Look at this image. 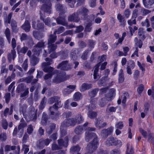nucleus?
<instances>
[{
    "label": "nucleus",
    "mask_w": 154,
    "mask_h": 154,
    "mask_svg": "<svg viewBox=\"0 0 154 154\" xmlns=\"http://www.w3.org/2000/svg\"><path fill=\"white\" fill-rule=\"evenodd\" d=\"M5 102L8 103L11 99V94L9 93H6L4 96Z\"/></svg>",
    "instance_id": "obj_50"
},
{
    "label": "nucleus",
    "mask_w": 154,
    "mask_h": 154,
    "mask_svg": "<svg viewBox=\"0 0 154 154\" xmlns=\"http://www.w3.org/2000/svg\"><path fill=\"white\" fill-rule=\"evenodd\" d=\"M130 64L127 65L126 68V71L127 73L129 75H131L132 73L131 69H134L135 66V64L133 61H131L130 62Z\"/></svg>",
    "instance_id": "obj_20"
},
{
    "label": "nucleus",
    "mask_w": 154,
    "mask_h": 154,
    "mask_svg": "<svg viewBox=\"0 0 154 154\" xmlns=\"http://www.w3.org/2000/svg\"><path fill=\"white\" fill-rule=\"evenodd\" d=\"M59 106H56V104H54L52 106L49 108L50 115L53 119L56 120L58 118L60 113L59 112H56L58 110Z\"/></svg>",
    "instance_id": "obj_3"
},
{
    "label": "nucleus",
    "mask_w": 154,
    "mask_h": 154,
    "mask_svg": "<svg viewBox=\"0 0 154 154\" xmlns=\"http://www.w3.org/2000/svg\"><path fill=\"white\" fill-rule=\"evenodd\" d=\"M96 128L94 127H88L87 129V131L85 133V140L87 142H88L90 139L94 138L92 136V133L90 132L91 131H95Z\"/></svg>",
    "instance_id": "obj_8"
},
{
    "label": "nucleus",
    "mask_w": 154,
    "mask_h": 154,
    "mask_svg": "<svg viewBox=\"0 0 154 154\" xmlns=\"http://www.w3.org/2000/svg\"><path fill=\"white\" fill-rule=\"evenodd\" d=\"M5 34L9 43L11 42V32L9 29L7 28L5 32Z\"/></svg>",
    "instance_id": "obj_29"
},
{
    "label": "nucleus",
    "mask_w": 154,
    "mask_h": 154,
    "mask_svg": "<svg viewBox=\"0 0 154 154\" xmlns=\"http://www.w3.org/2000/svg\"><path fill=\"white\" fill-rule=\"evenodd\" d=\"M1 124L2 126L4 129L6 130L7 129L8 124L6 119H3L2 120Z\"/></svg>",
    "instance_id": "obj_41"
},
{
    "label": "nucleus",
    "mask_w": 154,
    "mask_h": 154,
    "mask_svg": "<svg viewBox=\"0 0 154 154\" xmlns=\"http://www.w3.org/2000/svg\"><path fill=\"white\" fill-rule=\"evenodd\" d=\"M68 57V54L67 52L64 51L62 52V55L61 56V58L63 60H65Z\"/></svg>",
    "instance_id": "obj_64"
},
{
    "label": "nucleus",
    "mask_w": 154,
    "mask_h": 154,
    "mask_svg": "<svg viewBox=\"0 0 154 154\" xmlns=\"http://www.w3.org/2000/svg\"><path fill=\"white\" fill-rule=\"evenodd\" d=\"M75 120L76 121L77 123L78 124L81 123L83 121L82 116L79 114L77 115L76 116Z\"/></svg>",
    "instance_id": "obj_39"
},
{
    "label": "nucleus",
    "mask_w": 154,
    "mask_h": 154,
    "mask_svg": "<svg viewBox=\"0 0 154 154\" xmlns=\"http://www.w3.org/2000/svg\"><path fill=\"white\" fill-rule=\"evenodd\" d=\"M82 97V95L80 92H77L75 93L73 96V99L75 101H77L79 100Z\"/></svg>",
    "instance_id": "obj_37"
},
{
    "label": "nucleus",
    "mask_w": 154,
    "mask_h": 154,
    "mask_svg": "<svg viewBox=\"0 0 154 154\" xmlns=\"http://www.w3.org/2000/svg\"><path fill=\"white\" fill-rule=\"evenodd\" d=\"M134 41L135 42V45L137 47L138 46L139 48H141L143 45L142 42L141 40L138 41L137 38L136 37L134 39Z\"/></svg>",
    "instance_id": "obj_48"
},
{
    "label": "nucleus",
    "mask_w": 154,
    "mask_h": 154,
    "mask_svg": "<svg viewBox=\"0 0 154 154\" xmlns=\"http://www.w3.org/2000/svg\"><path fill=\"white\" fill-rule=\"evenodd\" d=\"M20 38L22 41L23 40H26L28 39H29L30 41L32 42L33 44V43L32 38L27 35L25 33H23L21 34L20 35Z\"/></svg>",
    "instance_id": "obj_26"
},
{
    "label": "nucleus",
    "mask_w": 154,
    "mask_h": 154,
    "mask_svg": "<svg viewBox=\"0 0 154 154\" xmlns=\"http://www.w3.org/2000/svg\"><path fill=\"white\" fill-rule=\"evenodd\" d=\"M101 135L103 137H106L109 135L106 129H103L101 131Z\"/></svg>",
    "instance_id": "obj_59"
},
{
    "label": "nucleus",
    "mask_w": 154,
    "mask_h": 154,
    "mask_svg": "<svg viewBox=\"0 0 154 154\" xmlns=\"http://www.w3.org/2000/svg\"><path fill=\"white\" fill-rule=\"evenodd\" d=\"M33 78L32 75H29L25 78V82L27 83H31L32 79Z\"/></svg>",
    "instance_id": "obj_62"
},
{
    "label": "nucleus",
    "mask_w": 154,
    "mask_h": 154,
    "mask_svg": "<svg viewBox=\"0 0 154 154\" xmlns=\"http://www.w3.org/2000/svg\"><path fill=\"white\" fill-rule=\"evenodd\" d=\"M33 131V127L31 125H29L27 129V133L29 134H31L32 133Z\"/></svg>",
    "instance_id": "obj_54"
},
{
    "label": "nucleus",
    "mask_w": 154,
    "mask_h": 154,
    "mask_svg": "<svg viewBox=\"0 0 154 154\" xmlns=\"http://www.w3.org/2000/svg\"><path fill=\"white\" fill-rule=\"evenodd\" d=\"M11 26L12 29L14 30H15L17 29V25L16 21L14 20H12L11 22Z\"/></svg>",
    "instance_id": "obj_49"
},
{
    "label": "nucleus",
    "mask_w": 154,
    "mask_h": 154,
    "mask_svg": "<svg viewBox=\"0 0 154 154\" xmlns=\"http://www.w3.org/2000/svg\"><path fill=\"white\" fill-rule=\"evenodd\" d=\"M51 4L50 1H47L43 4L42 7V10L45 12L50 14L51 13Z\"/></svg>",
    "instance_id": "obj_6"
},
{
    "label": "nucleus",
    "mask_w": 154,
    "mask_h": 154,
    "mask_svg": "<svg viewBox=\"0 0 154 154\" xmlns=\"http://www.w3.org/2000/svg\"><path fill=\"white\" fill-rule=\"evenodd\" d=\"M95 124L97 127L99 128L100 129L104 128L107 125L106 122H103L102 119H97Z\"/></svg>",
    "instance_id": "obj_15"
},
{
    "label": "nucleus",
    "mask_w": 154,
    "mask_h": 154,
    "mask_svg": "<svg viewBox=\"0 0 154 154\" xmlns=\"http://www.w3.org/2000/svg\"><path fill=\"white\" fill-rule=\"evenodd\" d=\"M39 61V59L38 57H33L31 60V64L32 66H35L38 63Z\"/></svg>",
    "instance_id": "obj_36"
},
{
    "label": "nucleus",
    "mask_w": 154,
    "mask_h": 154,
    "mask_svg": "<svg viewBox=\"0 0 154 154\" xmlns=\"http://www.w3.org/2000/svg\"><path fill=\"white\" fill-rule=\"evenodd\" d=\"M48 50L49 53L54 51L57 48V45L55 44H48Z\"/></svg>",
    "instance_id": "obj_28"
},
{
    "label": "nucleus",
    "mask_w": 154,
    "mask_h": 154,
    "mask_svg": "<svg viewBox=\"0 0 154 154\" xmlns=\"http://www.w3.org/2000/svg\"><path fill=\"white\" fill-rule=\"evenodd\" d=\"M115 139L112 137H110L108 138L106 142V145L109 146L113 145Z\"/></svg>",
    "instance_id": "obj_34"
},
{
    "label": "nucleus",
    "mask_w": 154,
    "mask_h": 154,
    "mask_svg": "<svg viewBox=\"0 0 154 154\" xmlns=\"http://www.w3.org/2000/svg\"><path fill=\"white\" fill-rule=\"evenodd\" d=\"M26 87L24 85L23 83H21L19 84L17 88L16 92L18 93H20L23 91H24L23 93H21L20 95L21 97H23L28 95L29 93L28 88H25Z\"/></svg>",
    "instance_id": "obj_2"
},
{
    "label": "nucleus",
    "mask_w": 154,
    "mask_h": 154,
    "mask_svg": "<svg viewBox=\"0 0 154 154\" xmlns=\"http://www.w3.org/2000/svg\"><path fill=\"white\" fill-rule=\"evenodd\" d=\"M20 46H18L17 47V49L18 52H20L21 53L25 54L28 51V48L26 46L20 48Z\"/></svg>",
    "instance_id": "obj_32"
},
{
    "label": "nucleus",
    "mask_w": 154,
    "mask_h": 154,
    "mask_svg": "<svg viewBox=\"0 0 154 154\" xmlns=\"http://www.w3.org/2000/svg\"><path fill=\"white\" fill-rule=\"evenodd\" d=\"M151 11L144 8H142L141 9V12L142 15L143 16H145L147 14L150 13Z\"/></svg>",
    "instance_id": "obj_51"
},
{
    "label": "nucleus",
    "mask_w": 154,
    "mask_h": 154,
    "mask_svg": "<svg viewBox=\"0 0 154 154\" xmlns=\"http://www.w3.org/2000/svg\"><path fill=\"white\" fill-rule=\"evenodd\" d=\"M41 51V49L39 47H37L36 45L34 46V48L32 50L34 54L37 56L39 55Z\"/></svg>",
    "instance_id": "obj_30"
},
{
    "label": "nucleus",
    "mask_w": 154,
    "mask_h": 154,
    "mask_svg": "<svg viewBox=\"0 0 154 154\" xmlns=\"http://www.w3.org/2000/svg\"><path fill=\"white\" fill-rule=\"evenodd\" d=\"M33 35L35 39L38 40L42 39L43 37V35L42 33L35 30L33 31Z\"/></svg>",
    "instance_id": "obj_22"
},
{
    "label": "nucleus",
    "mask_w": 154,
    "mask_h": 154,
    "mask_svg": "<svg viewBox=\"0 0 154 154\" xmlns=\"http://www.w3.org/2000/svg\"><path fill=\"white\" fill-rule=\"evenodd\" d=\"M57 68L63 70H68L72 68L71 65L67 60L62 61L57 66Z\"/></svg>",
    "instance_id": "obj_4"
},
{
    "label": "nucleus",
    "mask_w": 154,
    "mask_h": 154,
    "mask_svg": "<svg viewBox=\"0 0 154 154\" xmlns=\"http://www.w3.org/2000/svg\"><path fill=\"white\" fill-rule=\"evenodd\" d=\"M35 24L36 22L34 20H33L32 26L34 29L37 30H40L43 28L44 24L40 23L39 21L37 22V25H36Z\"/></svg>",
    "instance_id": "obj_18"
},
{
    "label": "nucleus",
    "mask_w": 154,
    "mask_h": 154,
    "mask_svg": "<svg viewBox=\"0 0 154 154\" xmlns=\"http://www.w3.org/2000/svg\"><path fill=\"white\" fill-rule=\"evenodd\" d=\"M128 24L131 26L133 24H136V20L135 19H133V17L131 18V19L128 21Z\"/></svg>",
    "instance_id": "obj_55"
},
{
    "label": "nucleus",
    "mask_w": 154,
    "mask_h": 154,
    "mask_svg": "<svg viewBox=\"0 0 154 154\" xmlns=\"http://www.w3.org/2000/svg\"><path fill=\"white\" fill-rule=\"evenodd\" d=\"M53 74L54 73H48L45 74L44 77V79L47 80L51 79Z\"/></svg>",
    "instance_id": "obj_60"
},
{
    "label": "nucleus",
    "mask_w": 154,
    "mask_h": 154,
    "mask_svg": "<svg viewBox=\"0 0 154 154\" xmlns=\"http://www.w3.org/2000/svg\"><path fill=\"white\" fill-rule=\"evenodd\" d=\"M80 149V148L78 146H72L70 149V150L72 152H79Z\"/></svg>",
    "instance_id": "obj_63"
},
{
    "label": "nucleus",
    "mask_w": 154,
    "mask_h": 154,
    "mask_svg": "<svg viewBox=\"0 0 154 154\" xmlns=\"http://www.w3.org/2000/svg\"><path fill=\"white\" fill-rule=\"evenodd\" d=\"M133 153L134 150L132 145L130 143H128L126 154H133Z\"/></svg>",
    "instance_id": "obj_31"
},
{
    "label": "nucleus",
    "mask_w": 154,
    "mask_h": 154,
    "mask_svg": "<svg viewBox=\"0 0 154 154\" xmlns=\"http://www.w3.org/2000/svg\"><path fill=\"white\" fill-rule=\"evenodd\" d=\"M70 57L71 59L75 60H76L77 57L75 50H72L70 53Z\"/></svg>",
    "instance_id": "obj_46"
},
{
    "label": "nucleus",
    "mask_w": 154,
    "mask_h": 154,
    "mask_svg": "<svg viewBox=\"0 0 154 154\" xmlns=\"http://www.w3.org/2000/svg\"><path fill=\"white\" fill-rule=\"evenodd\" d=\"M115 126L117 129H121L123 127V123L122 122H119L116 124Z\"/></svg>",
    "instance_id": "obj_56"
},
{
    "label": "nucleus",
    "mask_w": 154,
    "mask_h": 154,
    "mask_svg": "<svg viewBox=\"0 0 154 154\" xmlns=\"http://www.w3.org/2000/svg\"><path fill=\"white\" fill-rule=\"evenodd\" d=\"M144 7L146 8H150L154 4V0H142Z\"/></svg>",
    "instance_id": "obj_17"
},
{
    "label": "nucleus",
    "mask_w": 154,
    "mask_h": 154,
    "mask_svg": "<svg viewBox=\"0 0 154 154\" xmlns=\"http://www.w3.org/2000/svg\"><path fill=\"white\" fill-rule=\"evenodd\" d=\"M56 35H54L51 34L49 36V38L48 40V44H50L54 43L57 39Z\"/></svg>",
    "instance_id": "obj_27"
},
{
    "label": "nucleus",
    "mask_w": 154,
    "mask_h": 154,
    "mask_svg": "<svg viewBox=\"0 0 154 154\" xmlns=\"http://www.w3.org/2000/svg\"><path fill=\"white\" fill-rule=\"evenodd\" d=\"M16 149V146H10L9 145H6L5 147V152L10 151L11 149L12 150H14Z\"/></svg>",
    "instance_id": "obj_42"
},
{
    "label": "nucleus",
    "mask_w": 154,
    "mask_h": 154,
    "mask_svg": "<svg viewBox=\"0 0 154 154\" xmlns=\"http://www.w3.org/2000/svg\"><path fill=\"white\" fill-rule=\"evenodd\" d=\"M22 150L24 152V154H26L29 151V146L26 145H23Z\"/></svg>",
    "instance_id": "obj_58"
},
{
    "label": "nucleus",
    "mask_w": 154,
    "mask_h": 154,
    "mask_svg": "<svg viewBox=\"0 0 154 154\" xmlns=\"http://www.w3.org/2000/svg\"><path fill=\"white\" fill-rule=\"evenodd\" d=\"M125 80L123 71L122 69H120L119 74V83H123Z\"/></svg>",
    "instance_id": "obj_25"
},
{
    "label": "nucleus",
    "mask_w": 154,
    "mask_h": 154,
    "mask_svg": "<svg viewBox=\"0 0 154 154\" xmlns=\"http://www.w3.org/2000/svg\"><path fill=\"white\" fill-rule=\"evenodd\" d=\"M68 78V77L64 75L59 74L54 78L53 79V82L56 83H59L66 80Z\"/></svg>",
    "instance_id": "obj_7"
},
{
    "label": "nucleus",
    "mask_w": 154,
    "mask_h": 154,
    "mask_svg": "<svg viewBox=\"0 0 154 154\" xmlns=\"http://www.w3.org/2000/svg\"><path fill=\"white\" fill-rule=\"evenodd\" d=\"M88 10L86 8H83L79 9L77 11V15L82 14L84 17V20H86L88 17Z\"/></svg>",
    "instance_id": "obj_13"
},
{
    "label": "nucleus",
    "mask_w": 154,
    "mask_h": 154,
    "mask_svg": "<svg viewBox=\"0 0 154 154\" xmlns=\"http://www.w3.org/2000/svg\"><path fill=\"white\" fill-rule=\"evenodd\" d=\"M22 28L26 32H29L30 30L31 26L29 21L26 20L23 24L21 26Z\"/></svg>",
    "instance_id": "obj_21"
},
{
    "label": "nucleus",
    "mask_w": 154,
    "mask_h": 154,
    "mask_svg": "<svg viewBox=\"0 0 154 154\" xmlns=\"http://www.w3.org/2000/svg\"><path fill=\"white\" fill-rule=\"evenodd\" d=\"M65 30L63 26L60 27L57 29L54 32V34H60L63 32Z\"/></svg>",
    "instance_id": "obj_47"
},
{
    "label": "nucleus",
    "mask_w": 154,
    "mask_h": 154,
    "mask_svg": "<svg viewBox=\"0 0 154 154\" xmlns=\"http://www.w3.org/2000/svg\"><path fill=\"white\" fill-rule=\"evenodd\" d=\"M27 125V124L24 120V119L22 118L20 121V123L18 125V128L19 130H21V134L20 136V137H21L22 136V135L23 133V128L26 127Z\"/></svg>",
    "instance_id": "obj_12"
},
{
    "label": "nucleus",
    "mask_w": 154,
    "mask_h": 154,
    "mask_svg": "<svg viewBox=\"0 0 154 154\" xmlns=\"http://www.w3.org/2000/svg\"><path fill=\"white\" fill-rule=\"evenodd\" d=\"M79 15H77L74 13L71 15H70L68 17V20L69 21H73L74 22H78L80 20V18L78 16Z\"/></svg>",
    "instance_id": "obj_19"
},
{
    "label": "nucleus",
    "mask_w": 154,
    "mask_h": 154,
    "mask_svg": "<svg viewBox=\"0 0 154 154\" xmlns=\"http://www.w3.org/2000/svg\"><path fill=\"white\" fill-rule=\"evenodd\" d=\"M117 17L119 22L120 23V26L123 27H124L125 25V21L124 17L120 14H118Z\"/></svg>",
    "instance_id": "obj_24"
},
{
    "label": "nucleus",
    "mask_w": 154,
    "mask_h": 154,
    "mask_svg": "<svg viewBox=\"0 0 154 154\" xmlns=\"http://www.w3.org/2000/svg\"><path fill=\"white\" fill-rule=\"evenodd\" d=\"M98 91L97 88H95L93 89L89 93V95L91 97H94Z\"/></svg>",
    "instance_id": "obj_43"
},
{
    "label": "nucleus",
    "mask_w": 154,
    "mask_h": 154,
    "mask_svg": "<svg viewBox=\"0 0 154 154\" xmlns=\"http://www.w3.org/2000/svg\"><path fill=\"white\" fill-rule=\"evenodd\" d=\"M138 34L139 37L142 40H143L144 38V35L143 29L142 28H140L138 29Z\"/></svg>",
    "instance_id": "obj_38"
},
{
    "label": "nucleus",
    "mask_w": 154,
    "mask_h": 154,
    "mask_svg": "<svg viewBox=\"0 0 154 154\" xmlns=\"http://www.w3.org/2000/svg\"><path fill=\"white\" fill-rule=\"evenodd\" d=\"M55 102V104H56V106H61V101L60 98L57 96H54L50 98L48 100V103L51 104Z\"/></svg>",
    "instance_id": "obj_9"
},
{
    "label": "nucleus",
    "mask_w": 154,
    "mask_h": 154,
    "mask_svg": "<svg viewBox=\"0 0 154 154\" xmlns=\"http://www.w3.org/2000/svg\"><path fill=\"white\" fill-rule=\"evenodd\" d=\"M65 140L62 139H60L58 140L57 142L58 145L60 146L61 148L63 147H66L67 146L68 142V139L67 137H65Z\"/></svg>",
    "instance_id": "obj_14"
},
{
    "label": "nucleus",
    "mask_w": 154,
    "mask_h": 154,
    "mask_svg": "<svg viewBox=\"0 0 154 154\" xmlns=\"http://www.w3.org/2000/svg\"><path fill=\"white\" fill-rule=\"evenodd\" d=\"M27 61V59H26L22 65V67L23 69L25 71L27 70L28 67Z\"/></svg>",
    "instance_id": "obj_57"
},
{
    "label": "nucleus",
    "mask_w": 154,
    "mask_h": 154,
    "mask_svg": "<svg viewBox=\"0 0 154 154\" xmlns=\"http://www.w3.org/2000/svg\"><path fill=\"white\" fill-rule=\"evenodd\" d=\"M83 131V128L82 126H77L75 129V132L77 134H81Z\"/></svg>",
    "instance_id": "obj_40"
},
{
    "label": "nucleus",
    "mask_w": 154,
    "mask_h": 154,
    "mask_svg": "<svg viewBox=\"0 0 154 154\" xmlns=\"http://www.w3.org/2000/svg\"><path fill=\"white\" fill-rule=\"evenodd\" d=\"M65 18V17L64 16L60 15L59 17L56 19L57 24H60L64 26H67V23L66 21Z\"/></svg>",
    "instance_id": "obj_11"
},
{
    "label": "nucleus",
    "mask_w": 154,
    "mask_h": 154,
    "mask_svg": "<svg viewBox=\"0 0 154 154\" xmlns=\"http://www.w3.org/2000/svg\"><path fill=\"white\" fill-rule=\"evenodd\" d=\"M95 42L92 39H90L88 41V46L91 49H92L94 47Z\"/></svg>",
    "instance_id": "obj_44"
},
{
    "label": "nucleus",
    "mask_w": 154,
    "mask_h": 154,
    "mask_svg": "<svg viewBox=\"0 0 154 154\" xmlns=\"http://www.w3.org/2000/svg\"><path fill=\"white\" fill-rule=\"evenodd\" d=\"M77 123L75 119L71 118L64 120L62 123V127H67L69 126H75Z\"/></svg>",
    "instance_id": "obj_5"
},
{
    "label": "nucleus",
    "mask_w": 154,
    "mask_h": 154,
    "mask_svg": "<svg viewBox=\"0 0 154 154\" xmlns=\"http://www.w3.org/2000/svg\"><path fill=\"white\" fill-rule=\"evenodd\" d=\"M55 128V125L54 124H51L50 125V129L49 128H47L46 131L49 134H50L53 130H54Z\"/></svg>",
    "instance_id": "obj_45"
},
{
    "label": "nucleus",
    "mask_w": 154,
    "mask_h": 154,
    "mask_svg": "<svg viewBox=\"0 0 154 154\" xmlns=\"http://www.w3.org/2000/svg\"><path fill=\"white\" fill-rule=\"evenodd\" d=\"M140 75V71L138 70H136L135 71L134 74V78L137 80L138 78Z\"/></svg>",
    "instance_id": "obj_61"
},
{
    "label": "nucleus",
    "mask_w": 154,
    "mask_h": 154,
    "mask_svg": "<svg viewBox=\"0 0 154 154\" xmlns=\"http://www.w3.org/2000/svg\"><path fill=\"white\" fill-rule=\"evenodd\" d=\"M92 88V85L91 84L84 83L82 85L80 90L81 91H84L87 90L89 89Z\"/></svg>",
    "instance_id": "obj_23"
},
{
    "label": "nucleus",
    "mask_w": 154,
    "mask_h": 154,
    "mask_svg": "<svg viewBox=\"0 0 154 154\" xmlns=\"http://www.w3.org/2000/svg\"><path fill=\"white\" fill-rule=\"evenodd\" d=\"M54 70V68L51 66L46 67L43 68V70L44 72L49 73H54L53 72Z\"/></svg>",
    "instance_id": "obj_35"
},
{
    "label": "nucleus",
    "mask_w": 154,
    "mask_h": 154,
    "mask_svg": "<svg viewBox=\"0 0 154 154\" xmlns=\"http://www.w3.org/2000/svg\"><path fill=\"white\" fill-rule=\"evenodd\" d=\"M51 141V140L48 139H41L37 142V145L39 147H43L45 146L48 145Z\"/></svg>",
    "instance_id": "obj_10"
},
{
    "label": "nucleus",
    "mask_w": 154,
    "mask_h": 154,
    "mask_svg": "<svg viewBox=\"0 0 154 154\" xmlns=\"http://www.w3.org/2000/svg\"><path fill=\"white\" fill-rule=\"evenodd\" d=\"M115 94V90L113 88H112L109 90V93L107 95L106 97L108 99V100H111V98Z\"/></svg>",
    "instance_id": "obj_33"
},
{
    "label": "nucleus",
    "mask_w": 154,
    "mask_h": 154,
    "mask_svg": "<svg viewBox=\"0 0 154 154\" xmlns=\"http://www.w3.org/2000/svg\"><path fill=\"white\" fill-rule=\"evenodd\" d=\"M45 42L43 40L41 41L38 42L36 45L37 47H39L40 48H43L45 46Z\"/></svg>",
    "instance_id": "obj_53"
},
{
    "label": "nucleus",
    "mask_w": 154,
    "mask_h": 154,
    "mask_svg": "<svg viewBox=\"0 0 154 154\" xmlns=\"http://www.w3.org/2000/svg\"><path fill=\"white\" fill-rule=\"evenodd\" d=\"M16 52L14 49L11 50L10 53H8L7 55V58L10 63L12 60H14L16 57Z\"/></svg>",
    "instance_id": "obj_16"
},
{
    "label": "nucleus",
    "mask_w": 154,
    "mask_h": 154,
    "mask_svg": "<svg viewBox=\"0 0 154 154\" xmlns=\"http://www.w3.org/2000/svg\"><path fill=\"white\" fill-rule=\"evenodd\" d=\"M92 136L94 137L93 141L89 143L87 147V150L90 153H92L97 149L98 145L97 137L96 134L92 133Z\"/></svg>",
    "instance_id": "obj_1"
},
{
    "label": "nucleus",
    "mask_w": 154,
    "mask_h": 154,
    "mask_svg": "<svg viewBox=\"0 0 154 154\" xmlns=\"http://www.w3.org/2000/svg\"><path fill=\"white\" fill-rule=\"evenodd\" d=\"M97 115V114L96 112L92 111H89L88 114V116L91 119L95 118Z\"/></svg>",
    "instance_id": "obj_52"
}]
</instances>
